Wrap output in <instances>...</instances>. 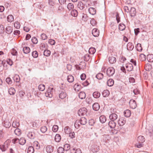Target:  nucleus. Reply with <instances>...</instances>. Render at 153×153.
Segmentation results:
<instances>
[{
    "mask_svg": "<svg viewBox=\"0 0 153 153\" xmlns=\"http://www.w3.org/2000/svg\"><path fill=\"white\" fill-rule=\"evenodd\" d=\"M12 125L14 128H17L19 126V124L17 121H14L13 122Z\"/></svg>",
    "mask_w": 153,
    "mask_h": 153,
    "instance_id": "obj_35",
    "label": "nucleus"
},
{
    "mask_svg": "<svg viewBox=\"0 0 153 153\" xmlns=\"http://www.w3.org/2000/svg\"><path fill=\"white\" fill-rule=\"evenodd\" d=\"M14 133L16 135L18 136H19L21 134V131L19 128H17L15 130Z\"/></svg>",
    "mask_w": 153,
    "mask_h": 153,
    "instance_id": "obj_41",
    "label": "nucleus"
},
{
    "mask_svg": "<svg viewBox=\"0 0 153 153\" xmlns=\"http://www.w3.org/2000/svg\"><path fill=\"white\" fill-rule=\"evenodd\" d=\"M109 118L111 120L114 121L117 119V116L115 113H112L110 115Z\"/></svg>",
    "mask_w": 153,
    "mask_h": 153,
    "instance_id": "obj_5",
    "label": "nucleus"
},
{
    "mask_svg": "<svg viewBox=\"0 0 153 153\" xmlns=\"http://www.w3.org/2000/svg\"><path fill=\"white\" fill-rule=\"evenodd\" d=\"M114 84V81L112 79H110L108 80L107 82V84L109 86H112Z\"/></svg>",
    "mask_w": 153,
    "mask_h": 153,
    "instance_id": "obj_33",
    "label": "nucleus"
},
{
    "mask_svg": "<svg viewBox=\"0 0 153 153\" xmlns=\"http://www.w3.org/2000/svg\"><path fill=\"white\" fill-rule=\"evenodd\" d=\"M99 147L97 146V147L92 149H91V150L93 152H96L98 151L99 150Z\"/></svg>",
    "mask_w": 153,
    "mask_h": 153,
    "instance_id": "obj_61",
    "label": "nucleus"
},
{
    "mask_svg": "<svg viewBox=\"0 0 153 153\" xmlns=\"http://www.w3.org/2000/svg\"><path fill=\"white\" fill-rule=\"evenodd\" d=\"M136 49L139 51H141L142 50V48L140 44L138 43L136 47Z\"/></svg>",
    "mask_w": 153,
    "mask_h": 153,
    "instance_id": "obj_44",
    "label": "nucleus"
},
{
    "mask_svg": "<svg viewBox=\"0 0 153 153\" xmlns=\"http://www.w3.org/2000/svg\"><path fill=\"white\" fill-rule=\"evenodd\" d=\"M13 79L16 82H19L20 80V78L18 75L16 74L14 76Z\"/></svg>",
    "mask_w": 153,
    "mask_h": 153,
    "instance_id": "obj_43",
    "label": "nucleus"
},
{
    "mask_svg": "<svg viewBox=\"0 0 153 153\" xmlns=\"http://www.w3.org/2000/svg\"><path fill=\"white\" fill-rule=\"evenodd\" d=\"M115 69L112 67L108 68L106 71V74L109 76H112L114 73Z\"/></svg>",
    "mask_w": 153,
    "mask_h": 153,
    "instance_id": "obj_1",
    "label": "nucleus"
},
{
    "mask_svg": "<svg viewBox=\"0 0 153 153\" xmlns=\"http://www.w3.org/2000/svg\"><path fill=\"white\" fill-rule=\"evenodd\" d=\"M103 76V74L101 73H99L96 75V78L98 79H102Z\"/></svg>",
    "mask_w": 153,
    "mask_h": 153,
    "instance_id": "obj_49",
    "label": "nucleus"
},
{
    "mask_svg": "<svg viewBox=\"0 0 153 153\" xmlns=\"http://www.w3.org/2000/svg\"><path fill=\"white\" fill-rule=\"evenodd\" d=\"M137 141L138 142L143 143L145 141V138L142 136H139L137 138Z\"/></svg>",
    "mask_w": 153,
    "mask_h": 153,
    "instance_id": "obj_18",
    "label": "nucleus"
},
{
    "mask_svg": "<svg viewBox=\"0 0 153 153\" xmlns=\"http://www.w3.org/2000/svg\"><path fill=\"white\" fill-rule=\"evenodd\" d=\"M14 26L17 29H19L20 27V25L19 23L18 22H16L14 23Z\"/></svg>",
    "mask_w": 153,
    "mask_h": 153,
    "instance_id": "obj_57",
    "label": "nucleus"
},
{
    "mask_svg": "<svg viewBox=\"0 0 153 153\" xmlns=\"http://www.w3.org/2000/svg\"><path fill=\"white\" fill-rule=\"evenodd\" d=\"M51 54V51L48 50H45L44 52V55L45 56H48Z\"/></svg>",
    "mask_w": 153,
    "mask_h": 153,
    "instance_id": "obj_48",
    "label": "nucleus"
},
{
    "mask_svg": "<svg viewBox=\"0 0 153 153\" xmlns=\"http://www.w3.org/2000/svg\"><path fill=\"white\" fill-rule=\"evenodd\" d=\"M93 108L95 111H98L100 108V106L97 103H95L93 105Z\"/></svg>",
    "mask_w": 153,
    "mask_h": 153,
    "instance_id": "obj_11",
    "label": "nucleus"
},
{
    "mask_svg": "<svg viewBox=\"0 0 153 153\" xmlns=\"http://www.w3.org/2000/svg\"><path fill=\"white\" fill-rule=\"evenodd\" d=\"M38 88L40 91H43L45 89V86L43 84H40Z\"/></svg>",
    "mask_w": 153,
    "mask_h": 153,
    "instance_id": "obj_52",
    "label": "nucleus"
},
{
    "mask_svg": "<svg viewBox=\"0 0 153 153\" xmlns=\"http://www.w3.org/2000/svg\"><path fill=\"white\" fill-rule=\"evenodd\" d=\"M61 139V137L60 135L59 134H56L54 140L56 142H59Z\"/></svg>",
    "mask_w": 153,
    "mask_h": 153,
    "instance_id": "obj_29",
    "label": "nucleus"
},
{
    "mask_svg": "<svg viewBox=\"0 0 153 153\" xmlns=\"http://www.w3.org/2000/svg\"><path fill=\"white\" fill-rule=\"evenodd\" d=\"M19 143L21 145H24L26 143V140L23 137L19 139Z\"/></svg>",
    "mask_w": 153,
    "mask_h": 153,
    "instance_id": "obj_31",
    "label": "nucleus"
},
{
    "mask_svg": "<svg viewBox=\"0 0 153 153\" xmlns=\"http://www.w3.org/2000/svg\"><path fill=\"white\" fill-rule=\"evenodd\" d=\"M92 33L93 36L95 37L98 36L99 34V30L96 28L93 29Z\"/></svg>",
    "mask_w": 153,
    "mask_h": 153,
    "instance_id": "obj_6",
    "label": "nucleus"
},
{
    "mask_svg": "<svg viewBox=\"0 0 153 153\" xmlns=\"http://www.w3.org/2000/svg\"><path fill=\"white\" fill-rule=\"evenodd\" d=\"M102 138L103 139L104 141H106L108 140L110 138L109 135H102Z\"/></svg>",
    "mask_w": 153,
    "mask_h": 153,
    "instance_id": "obj_53",
    "label": "nucleus"
},
{
    "mask_svg": "<svg viewBox=\"0 0 153 153\" xmlns=\"http://www.w3.org/2000/svg\"><path fill=\"white\" fill-rule=\"evenodd\" d=\"M130 11L131 16H135L136 11V9L134 7H131Z\"/></svg>",
    "mask_w": 153,
    "mask_h": 153,
    "instance_id": "obj_14",
    "label": "nucleus"
},
{
    "mask_svg": "<svg viewBox=\"0 0 153 153\" xmlns=\"http://www.w3.org/2000/svg\"><path fill=\"white\" fill-rule=\"evenodd\" d=\"M67 80L69 82H72L74 81V77L71 75H69L68 76Z\"/></svg>",
    "mask_w": 153,
    "mask_h": 153,
    "instance_id": "obj_32",
    "label": "nucleus"
},
{
    "mask_svg": "<svg viewBox=\"0 0 153 153\" xmlns=\"http://www.w3.org/2000/svg\"><path fill=\"white\" fill-rule=\"evenodd\" d=\"M41 131L43 133H45L47 130V128L45 126H43L40 128Z\"/></svg>",
    "mask_w": 153,
    "mask_h": 153,
    "instance_id": "obj_51",
    "label": "nucleus"
},
{
    "mask_svg": "<svg viewBox=\"0 0 153 153\" xmlns=\"http://www.w3.org/2000/svg\"><path fill=\"white\" fill-rule=\"evenodd\" d=\"M118 124L120 126L123 125L126 123V121L123 118L120 119L118 121Z\"/></svg>",
    "mask_w": 153,
    "mask_h": 153,
    "instance_id": "obj_10",
    "label": "nucleus"
},
{
    "mask_svg": "<svg viewBox=\"0 0 153 153\" xmlns=\"http://www.w3.org/2000/svg\"><path fill=\"white\" fill-rule=\"evenodd\" d=\"M96 51L95 49L93 47H91L90 48L89 50V53L91 54H94Z\"/></svg>",
    "mask_w": 153,
    "mask_h": 153,
    "instance_id": "obj_45",
    "label": "nucleus"
},
{
    "mask_svg": "<svg viewBox=\"0 0 153 153\" xmlns=\"http://www.w3.org/2000/svg\"><path fill=\"white\" fill-rule=\"evenodd\" d=\"M71 152L72 153H82L79 149H75L74 148L71 150Z\"/></svg>",
    "mask_w": 153,
    "mask_h": 153,
    "instance_id": "obj_22",
    "label": "nucleus"
},
{
    "mask_svg": "<svg viewBox=\"0 0 153 153\" xmlns=\"http://www.w3.org/2000/svg\"><path fill=\"white\" fill-rule=\"evenodd\" d=\"M27 137L31 139H33L35 137V134L33 132H29L27 134Z\"/></svg>",
    "mask_w": 153,
    "mask_h": 153,
    "instance_id": "obj_17",
    "label": "nucleus"
},
{
    "mask_svg": "<svg viewBox=\"0 0 153 153\" xmlns=\"http://www.w3.org/2000/svg\"><path fill=\"white\" fill-rule=\"evenodd\" d=\"M108 125L111 128H115L116 126V124L114 121L111 120L108 122Z\"/></svg>",
    "mask_w": 153,
    "mask_h": 153,
    "instance_id": "obj_7",
    "label": "nucleus"
},
{
    "mask_svg": "<svg viewBox=\"0 0 153 153\" xmlns=\"http://www.w3.org/2000/svg\"><path fill=\"white\" fill-rule=\"evenodd\" d=\"M127 47L128 50L131 51L134 48V45L132 43L129 42L127 45Z\"/></svg>",
    "mask_w": 153,
    "mask_h": 153,
    "instance_id": "obj_12",
    "label": "nucleus"
},
{
    "mask_svg": "<svg viewBox=\"0 0 153 153\" xmlns=\"http://www.w3.org/2000/svg\"><path fill=\"white\" fill-rule=\"evenodd\" d=\"M84 60L85 61H89L90 59V56L88 54H85L84 57Z\"/></svg>",
    "mask_w": 153,
    "mask_h": 153,
    "instance_id": "obj_47",
    "label": "nucleus"
},
{
    "mask_svg": "<svg viewBox=\"0 0 153 153\" xmlns=\"http://www.w3.org/2000/svg\"><path fill=\"white\" fill-rule=\"evenodd\" d=\"M67 96V94L64 91H62L59 95V97L61 99H63Z\"/></svg>",
    "mask_w": 153,
    "mask_h": 153,
    "instance_id": "obj_8",
    "label": "nucleus"
},
{
    "mask_svg": "<svg viewBox=\"0 0 153 153\" xmlns=\"http://www.w3.org/2000/svg\"><path fill=\"white\" fill-rule=\"evenodd\" d=\"M100 120L101 123H103L106 121V117L104 116H101L100 117Z\"/></svg>",
    "mask_w": 153,
    "mask_h": 153,
    "instance_id": "obj_38",
    "label": "nucleus"
},
{
    "mask_svg": "<svg viewBox=\"0 0 153 153\" xmlns=\"http://www.w3.org/2000/svg\"><path fill=\"white\" fill-rule=\"evenodd\" d=\"M46 151L48 153H51L53 152V147L51 146H48L46 147Z\"/></svg>",
    "mask_w": 153,
    "mask_h": 153,
    "instance_id": "obj_15",
    "label": "nucleus"
},
{
    "mask_svg": "<svg viewBox=\"0 0 153 153\" xmlns=\"http://www.w3.org/2000/svg\"><path fill=\"white\" fill-rule=\"evenodd\" d=\"M23 51L24 53L27 54L30 52V50L29 47H25L23 48Z\"/></svg>",
    "mask_w": 153,
    "mask_h": 153,
    "instance_id": "obj_30",
    "label": "nucleus"
},
{
    "mask_svg": "<svg viewBox=\"0 0 153 153\" xmlns=\"http://www.w3.org/2000/svg\"><path fill=\"white\" fill-rule=\"evenodd\" d=\"M129 104L130 107L132 109H135L137 107L136 103L133 100H131L129 101Z\"/></svg>",
    "mask_w": 153,
    "mask_h": 153,
    "instance_id": "obj_3",
    "label": "nucleus"
},
{
    "mask_svg": "<svg viewBox=\"0 0 153 153\" xmlns=\"http://www.w3.org/2000/svg\"><path fill=\"white\" fill-rule=\"evenodd\" d=\"M97 23L96 21L94 19H91L90 21V23L92 26H94Z\"/></svg>",
    "mask_w": 153,
    "mask_h": 153,
    "instance_id": "obj_60",
    "label": "nucleus"
},
{
    "mask_svg": "<svg viewBox=\"0 0 153 153\" xmlns=\"http://www.w3.org/2000/svg\"><path fill=\"white\" fill-rule=\"evenodd\" d=\"M34 149L33 146H29L27 150V153H33L34 152Z\"/></svg>",
    "mask_w": 153,
    "mask_h": 153,
    "instance_id": "obj_36",
    "label": "nucleus"
},
{
    "mask_svg": "<svg viewBox=\"0 0 153 153\" xmlns=\"http://www.w3.org/2000/svg\"><path fill=\"white\" fill-rule=\"evenodd\" d=\"M87 120L85 117H82L79 120L80 123L82 125H85L87 123Z\"/></svg>",
    "mask_w": 153,
    "mask_h": 153,
    "instance_id": "obj_13",
    "label": "nucleus"
},
{
    "mask_svg": "<svg viewBox=\"0 0 153 153\" xmlns=\"http://www.w3.org/2000/svg\"><path fill=\"white\" fill-rule=\"evenodd\" d=\"M58 129V127L57 125H54L52 128V131L54 132H56Z\"/></svg>",
    "mask_w": 153,
    "mask_h": 153,
    "instance_id": "obj_58",
    "label": "nucleus"
},
{
    "mask_svg": "<svg viewBox=\"0 0 153 153\" xmlns=\"http://www.w3.org/2000/svg\"><path fill=\"white\" fill-rule=\"evenodd\" d=\"M64 131L65 134H68L70 131V129L68 126L65 127L64 128Z\"/></svg>",
    "mask_w": 153,
    "mask_h": 153,
    "instance_id": "obj_55",
    "label": "nucleus"
},
{
    "mask_svg": "<svg viewBox=\"0 0 153 153\" xmlns=\"http://www.w3.org/2000/svg\"><path fill=\"white\" fill-rule=\"evenodd\" d=\"M7 21L9 22H11L14 20V18L13 16L10 15L8 16L7 18Z\"/></svg>",
    "mask_w": 153,
    "mask_h": 153,
    "instance_id": "obj_37",
    "label": "nucleus"
},
{
    "mask_svg": "<svg viewBox=\"0 0 153 153\" xmlns=\"http://www.w3.org/2000/svg\"><path fill=\"white\" fill-rule=\"evenodd\" d=\"M87 110L85 108H82L79 109L78 112V114L80 116L84 115L86 114Z\"/></svg>",
    "mask_w": 153,
    "mask_h": 153,
    "instance_id": "obj_2",
    "label": "nucleus"
},
{
    "mask_svg": "<svg viewBox=\"0 0 153 153\" xmlns=\"http://www.w3.org/2000/svg\"><path fill=\"white\" fill-rule=\"evenodd\" d=\"M78 123H80L79 120H77L74 124L75 127L77 128H78L80 126V124H78Z\"/></svg>",
    "mask_w": 153,
    "mask_h": 153,
    "instance_id": "obj_56",
    "label": "nucleus"
},
{
    "mask_svg": "<svg viewBox=\"0 0 153 153\" xmlns=\"http://www.w3.org/2000/svg\"><path fill=\"white\" fill-rule=\"evenodd\" d=\"M12 29L10 26L7 27L6 28V32L8 34L11 33L12 32Z\"/></svg>",
    "mask_w": 153,
    "mask_h": 153,
    "instance_id": "obj_28",
    "label": "nucleus"
},
{
    "mask_svg": "<svg viewBox=\"0 0 153 153\" xmlns=\"http://www.w3.org/2000/svg\"><path fill=\"white\" fill-rule=\"evenodd\" d=\"M64 149L62 147H59L57 149V152L58 153H63Z\"/></svg>",
    "mask_w": 153,
    "mask_h": 153,
    "instance_id": "obj_64",
    "label": "nucleus"
},
{
    "mask_svg": "<svg viewBox=\"0 0 153 153\" xmlns=\"http://www.w3.org/2000/svg\"><path fill=\"white\" fill-rule=\"evenodd\" d=\"M78 7L80 10H83L85 7V5L82 2H79L77 5Z\"/></svg>",
    "mask_w": 153,
    "mask_h": 153,
    "instance_id": "obj_27",
    "label": "nucleus"
},
{
    "mask_svg": "<svg viewBox=\"0 0 153 153\" xmlns=\"http://www.w3.org/2000/svg\"><path fill=\"white\" fill-rule=\"evenodd\" d=\"M32 42L34 44H36L38 42L37 39L35 37H33L32 39Z\"/></svg>",
    "mask_w": 153,
    "mask_h": 153,
    "instance_id": "obj_62",
    "label": "nucleus"
},
{
    "mask_svg": "<svg viewBox=\"0 0 153 153\" xmlns=\"http://www.w3.org/2000/svg\"><path fill=\"white\" fill-rule=\"evenodd\" d=\"M19 94L20 97L22 98L25 94V92L23 91H21L19 92Z\"/></svg>",
    "mask_w": 153,
    "mask_h": 153,
    "instance_id": "obj_63",
    "label": "nucleus"
},
{
    "mask_svg": "<svg viewBox=\"0 0 153 153\" xmlns=\"http://www.w3.org/2000/svg\"><path fill=\"white\" fill-rule=\"evenodd\" d=\"M124 114L126 117H129L131 115V112L129 110H126L124 111Z\"/></svg>",
    "mask_w": 153,
    "mask_h": 153,
    "instance_id": "obj_19",
    "label": "nucleus"
},
{
    "mask_svg": "<svg viewBox=\"0 0 153 153\" xmlns=\"http://www.w3.org/2000/svg\"><path fill=\"white\" fill-rule=\"evenodd\" d=\"M126 26L125 25L122 23H120L119 26V29L120 30H123L125 29Z\"/></svg>",
    "mask_w": 153,
    "mask_h": 153,
    "instance_id": "obj_42",
    "label": "nucleus"
},
{
    "mask_svg": "<svg viewBox=\"0 0 153 153\" xmlns=\"http://www.w3.org/2000/svg\"><path fill=\"white\" fill-rule=\"evenodd\" d=\"M71 15L74 17H76L78 15V12L76 10H74L71 11Z\"/></svg>",
    "mask_w": 153,
    "mask_h": 153,
    "instance_id": "obj_40",
    "label": "nucleus"
},
{
    "mask_svg": "<svg viewBox=\"0 0 153 153\" xmlns=\"http://www.w3.org/2000/svg\"><path fill=\"white\" fill-rule=\"evenodd\" d=\"M15 90L13 88H10L8 92L10 95H14L15 93Z\"/></svg>",
    "mask_w": 153,
    "mask_h": 153,
    "instance_id": "obj_21",
    "label": "nucleus"
},
{
    "mask_svg": "<svg viewBox=\"0 0 153 153\" xmlns=\"http://www.w3.org/2000/svg\"><path fill=\"white\" fill-rule=\"evenodd\" d=\"M109 94V92L108 90H104L102 92V95L104 97H108Z\"/></svg>",
    "mask_w": 153,
    "mask_h": 153,
    "instance_id": "obj_24",
    "label": "nucleus"
},
{
    "mask_svg": "<svg viewBox=\"0 0 153 153\" xmlns=\"http://www.w3.org/2000/svg\"><path fill=\"white\" fill-rule=\"evenodd\" d=\"M108 61L110 63L113 64L116 62V59L113 56H110L108 58Z\"/></svg>",
    "mask_w": 153,
    "mask_h": 153,
    "instance_id": "obj_9",
    "label": "nucleus"
},
{
    "mask_svg": "<svg viewBox=\"0 0 153 153\" xmlns=\"http://www.w3.org/2000/svg\"><path fill=\"white\" fill-rule=\"evenodd\" d=\"M4 125L5 127L6 128H9L11 126V124L9 121L6 120L4 121Z\"/></svg>",
    "mask_w": 153,
    "mask_h": 153,
    "instance_id": "obj_25",
    "label": "nucleus"
},
{
    "mask_svg": "<svg viewBox=\"0 0 153 153\" xmlns=\"http://www.w3.org/2000/svg\"><path fill=\"white\" fill-rule=\"evenodd\" d=\"M86 95L85 93L84 92H81L79 94V98L81 99H83L85 98Z\"/></svg>",
    "mask_w": 153,
    "mask_h": 153,
    "instance_id": "obj_20",
    "label": "nucleus"
},
{
    "mask_svg": "<svg viewBox=\"0 0 153 153\" xmlns=\"http://www.w3.org/2000/svg\"><path fill=\"white\" fill-rule=\"evenodd\" d=\"M145 68L146 71H149L152 68V66L149 64H147L145 65Z\"/></svg>",
    "mask_w": 153,
    "mask_h": 153,
    "instance_id": "obj_23",
    "label": "nucleus"
},
{
    "mask_svg": "<svg viewBox=\"0 0 153 153\" xmlns=\"http://www.w3.org/2000/svg\"><path fill=\"white\" fill-rule=\"evenodd\" d=\"M74 6L73 4L72 3H69L67 6V8L69 10H71L74 8Z\"/></svg>",
    "mask_w": 153,
    "mask_h": 153,
    "instance_id": "obj_54",
    "label": "nucleus"
},
{
    "mask_svg": "<svg viewBox=\"0 0 153 153\" xmlns=\"http://www.w3.org/2000/svg\"><path fill=\"white\" fill-rule=\"evenodd\" d=\"M32 56L34 58H37L38 56V53L36 51H33L32 53Z\"/></svg>",
    "mask_w": 153,
    "mask_h": 153,
    "instance_id": "obj_59",
    "label": "nucleus"
},
{
    "mask_svg": "<svg viewBox=\"0 0 153 153\" xmlns=\"http://www.w3.org/2000/svg\"><path fill=\"white\" fill-rule=\"evenodd\" d=\"M82 17V19L85 22L88 19V17L85 14L83 13Z\"/></svg>",
    "mask_w": 153,
    "mask_h": 153,
    "instance_id": "obj_46",
    "label": "nucleus"
},
{
    "mask_svg": "<svg viewBox=\"0 0 153 153\" xmlns=\"http://www.w3.org/2000/svg\"><path fill=\"white\" fill-rule=\"evenodd\" d=\"M126 68L127 69V70L129 71H132L133 69L132 64L130 63L126 64Z\"/></svg>",
    "mask_w": 153,
    "mask_h": 153,
    "instance_id": "obj_4",
    "label": "nucleus"
},
{
    "mask_svg": "<svg viewBox=\"0 0 153 153\" xmlns=\"http://www.w3.org/2000/svg\"><path fill=\"white\" fill-rule=\"evenodd\" d=\"M70 148V145L68 144H65L64 145V149L66 151L69 150Z\"/></svg>",
    "mask_w": 153,
    "mask_h": 153,
    "instance_id": "obj_50",
    "label": "nucleus"
},
{
    "mask_svg": "<svg viewBox=\"0 0 153 153\" xmlns=\"http://www.w3.org/2000/svg\"><path fill=\"white\" fill-rule=\"evenodd\" d=\"M88 11L89 13L91 14L94 15L96 13V10L94 8L90 7L89 8Z\"/></svg>",
    "mask_w": 153,
    "mask_h": 153,
    "instance_id": "obj_16",
    "label": "nucleus"
},
{
    "mask_svg": "<svg viewBox=\"0 0 153 153\" xmlns=\"http://www.w3.org/2000/svg\"><path fill=\"white\" fill-rule=\"evenodd\" d=\"M147 59L148 61L150 62H153V55L149 54L148 55L147 57Z\"/></svg>",
    "mask_w": 153,
    "mask_h": 153,
    "instance_id": "obj_34",
    "label": "nucleus"
},
{
    "mask_svg": "<svg viewBox=\"0 0 153 153\" xmlns=\"http://www.w3.org/2000/svg\"><path fill=\"white\" fill-rule=\"evenodd\" d=\"M100 94L99 92H95L93 94V96L96 98H99L100 96Z\"/></svg>",
    "mask_w": 153,
    "mask_h": 153,
    "instance_id": "obj_39",
    "label": "nucleus"
},
{
    "mask_svg": "<svg viewBox=\"0 0 153 153\" xmlns=\"http://www.w3.org/2000/svg\"><path fill=\"white\" fill-rule=\"evenodd\" d=\"M139 59L141 61H144L146 60V56L143 54H140L139 56Z\"/></svg>",
    "mask_w": 153,
    "mask_h": 153,
    "instance_id": "obj_26",
    "label": "nucleus"
}]
</instances>
